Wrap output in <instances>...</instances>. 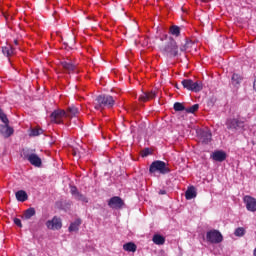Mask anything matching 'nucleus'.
Returning a JSON list of instances; mask_svg holds the SVG:
<instances>
[{
    "label": "nucleus",
    "mask_w": 256,
    "mask_h": 256,
    "mask_svg": "<svg viewBox=\"0 0 256 256\" xmlns=\"http://www.w3.org/2000/svg\"><path fill=\"white\" fill-rule=\"evenodd\" d=\"M79 113V109L75 106L68 107L67 111L56 109L50 114L51 123H56V125L63 124V117H75Z\"/></svg>",
    "instance_id": "f257e3e1"
},
{
    "label": "nucleus",
    "mask_w": 256,
    "mask_h": 256,
    "mask_svg": "<svg viewBox=\"0 0 256 256\" xmlns=\"http://www.w3.org/2000/svg\"><path fill=\"white\" fill-rule=\"evenodd\" d=\"M115 106V98L111 95L101 94L95 98L94 109L103 111V109H112Z\"/></svg>",
    "instance_id": "f03ea898"
},
{
    "label": "nucleus",
    "mask_w": 256,
    "mask_h": 256,
    "mask_svg": "<svg viewBox=\"0 0 256 256\" xmlns=\"http://www.w3.org/2000/svg\"><path fill=\"white\" fill-rule=\"evenodd\" d=\"M161 53L166 57H177L179 55V46L173 37H170L168 42L160 48Z\"/></svg>",
    "instance_id": "7ed1b4c3"
},
{
    "label": "nucleus",
    "mask_w": 256,
    "mask_h": 256,
    "mask_svg": "<svg viewBox=\"0 0 256 256\" xmlns=\"http://www.w3.org/2000/svg\"><path fill=\"white\" fill-rule=\"evenodd\" d=\"M170 172L171 169L169 168V164L161 160L153 161L149 167V173H160V175H167V173Z\"/></svg>",
    "instance_id": "20e7f679"
},
{
    "label": "nucleus",
    "mask_w": 256,
    "mask_h": 256,
    "mask_svg": "<svg viewBox=\"0 0 256 256\" xmlns=\"http://www.w3.org/2000/svg\"><path fill=\"white\" fill-rule=\"evenodd\" d=\"M181 85L187 91H192L193 93H199L203 91V82L201 81H193L192 79H184L181 81Z\"/></svg>",
    "instance_id": "39448f33"
},
{
    "label": "nucleus",
    "mask_w": 256,
    "mask_h": 256,
    "mask_svg": "<svg viewBox=\"0 0 256 256\" xmlns=\"http://www.w3.org/2000/svg\"><path fill=\"white\" fill-rule=\"evenodd\" d=\"M206 241L212 245H219V243H223V234L219 230H209L206 233Z\"/></svg>",
    "instance_id": "423d86ee"
},
{
    "label": "nucleus",
    "mask_w": 256,
    "mask_h": 256,
    "mask_svg": "<svg viewBox=\"0 0 256 256\" xmlns=\"http://www.w3.org/2000/svg\"><path fill=\"white\" fill-rule=\"evenodd\" d=\"M23 155L24 159L29 161V163H31L33 167H41L43 165V161L41 160V157H39V155L29 150H24Z\"/></svg>",
    "instance_id": "0eeeda50"
},
{
    "label": "nucleus",
    "mask_w": 256,
    "mask_h": 256,
    "mask_svg": "<svg viewBox=\"0 0 256 256\" xmlns=\"http://www.w3.org/2000/svg\"><path fill=\"white\" fill-rule=\"evenodd\" d=\"M197 135L202 145H209L212 141L213 134L209 129H200L197 131Z\"/></svg>",
    "instance_id": "6e6552de"
},
{
    "label": "nucleus",
    "mask_w": 256,
    "mask_h": 256,
    "mask_svg": "<svg viewBox=\"0 0 256 256\" xmlns=\"http://www.w3.org/2000/svg\"><path fill=\"white\" fill-rule=\"evenodd\" d=\"M225 125L230 131H237L238 129H243L245 122L237 118H228Z\"/></svg>",
    "instance_id": "1a4fd4ad"
},
{
    "label": "nucleus",
    "mask_w": 256,
    "mask_h": 256,
    "mask_svg": "<svg viewBox=\"0 0 256 256\" xmlns=\"http://www.w3.org/2000/svg\"><path fill=\"white\" fill-rule=\"evenodd\" d=\"M108 206L110 209H123L125 207V201L119 196H114L109 199Z\"/></svg>",
    "instance_id": "9d476101"
},
{
    "label": "nucleus",
    "mask_w": 256,
    "mask_h": 256,
    "mask_svg": "<svg viewBox=\"0 0 256 256\" xmlns=\"http://www.w3.org/2000/svg\"><path fill=\"white\" fill-rule=\"evenodd\" d=\"M47 229H51L52 231H59L61 227H63V222H61V218L54 216L52 220H48L46 222Z\"/></svg>",
    "instance_id": "9b49d317"
},
{
    "label": "nucleus",
    "mask_w": 256,
    "mask_h": 256,
    "mask_svg": "<svg viewBox=\"0 0 256 256\" xmlns=\"http://www.w3.org/2000/svg\"><path fill=\"white\" fill-rule=\"evenodd\" d=\"M70 193L76 199V201H81L82 203H89V199L85 197L81 192H79V189H77V186H70Z\"/></svg>",
    "instance_id": "f8f14e48"
},
{
    "label": "nucleus",
    "mask_w": 256,
    "mask_h": 256,
    "mask_svg": "<svg viewBox=\"0 0 256 256\" xmlns=\"http://www.w3.org/2000/svg\"><path fill=\"white\" fill-rule=\"evenodd\" d=\"M243 202L246 205L247 211H250L251 213H255V211H256V199L253 198V196H249V195L244 196Z\"/></svg>",
    "instance_id": "ddd939ff"
},
{
    "label": "nucleus",
    "mask_w": 256,
    "mask_h": 256,
    "mask_svg": "<svg viewBox=\"0 0 256 256\" xmlns=\"http://www.w3.org/2000/svg\"><path fill=\"white\" fill-rule=\"evenodd\" d=\"M0 133L5 139H9L15 133V130L9 124H0Z\"/></svg>",
    "instance_id": "4468645a"
},
{
    "label": "nucleus",
    "mask_w": 256,
    "mask_h": 256,
    "mask_svg": "<svg viewBox=\"0 0 256 256\" xmlns=\"http://www.w3.org/2000/svg\"><path fill=\"white\" fill-rule=\"evenodd\" d=\"M211 157L214 161H217L218 163H223V161L227 159V153H225V151L223 150H216L213 152Z\"/></svg>",
    "instance_id": "2eb2a0df"
},
{
    "label": "nucleus",
    "mask_w": 256,
    "mask_h": 256,
    "mask_svg": "<svg viewBox=\"0 0 256 256\" xmlns=\"http://www.w3.org/2000/svg\"><path fill=\"white\" fill-rule=\"evenodd\" d=\"M155 97H157V93H155V91L144 92L139 96V101L145 103L146 101H149V99H155Z\"/></svg>",
    "instance_id": "dca6fc26"
},
{
    "label": "nucleus",
    "mask_w": 256,
    "mask_h": 256,
    "mask_svg": "<svg viewBox=\"0 0 256 256\" xmlns=\"http://www.w3.org/2000/svg\"><path fill=\"white\" fill-rule=\"evenodd\" d=\"M185 197L187 201H191V199H195L197 197V190L195 189V186H190L185 192Z\"/></svg>",
    "instance_id": "f3484780"
},
{
    "label": "nucleus",
    "mask_w": 256,
    "mask_h": 256,
    "mask_svg": "<svg viewBox=\"0 0 256 256\" xmlns=\"http://www.w3.org/2000/svg\"><path fill=\"white\" fill-rule=\"evenodd\" d=\"M15 197L17 201H20V203H25L27 199H29V195H27V192L25 190H19L15 193Z\"/></svg>",
    "instance_id": "a211bd4d"
},
{
    "label": "nucleus",
    "mask_w": 256,
    "mask_h": 256,
    "mask_svg": "<svg viewBox=\"0 0 256 256\" xmlns=\"http://www.w3.org/2000/svg\"><path fill=\"white\" fill-rule=\"evenodd\" d=\"M81 223H83L81 218H78L74 222H72L70 224L69 228H68L69 233H73V232L79 231V227H81Z\"/></svg>",
    "instance_id": "6ab92c4d"
},
{
    "label": "nucleus",
    "mask_w": 256,
    "mask_h": 256,
    "mask_svg": "<svg viewBox=\"0 0 256 256\" xmlns=\"http://www.w3.org/2000/svg\"><path fill=\"white\" fill-rule=\"evenodd\" d=\"M2 53L6 57H11V55H15V49L11 45L3 46L2 47Z\"/></svg>",
    "instance_id": "aec40b11"
},
{
    "label": "nucleus",
    "mask_w": 256,
    "mask_h": 256,
    "mask_svg": "<svg viewBox=\"0 0 256 256\" xmlns=\"http://www.w3.org/2000/svg\"><path fill=\"white\" fill-rule=\"evenodd\" d=\"M124 251H128V253H135L137 251V245L134 242H128L123 245Z\"/></svg>",
    "instance_id": "412c9836"
},
{
    "label": "nucleus",
    "mask_w": 256,
    "mask_h": 256,
    "mask_svg": "<svg viewBox=\"0 0 256 256\" xmlns=\"http://www.w3.org/2000/svg\"><path fill=\"white\" fill-rule=\"evenodd\" d=\"M152 241L155 245H165V237L161 234H154Z\"/></svg>",
    "instance_id": "4be33fe9"
},
{
    "label": "nucleus",
    "mask_w": 256,
    "mask_h": 256,
    "mask_svg": "<svg viewBox=\"0 0 256 256\" xmlns=\"http://www.w3.org/2000/svg\"><path fill=\"white\" fill-rule=\"evenodd\" d=\"M60 65H62L63 69H65V71H68V73H72V71H75V64H73L72 62L62 61Z\"/></svg>",
    "instance_id": "5701e85b"
},
{
    "label": "nucleus",
    "mask_w": 256,
    "mask_h": 256,
    "mask_svg": "<svg viewBox=\"0 0 256 256\" xmlns=\"http://www.w3.org/2000/svg\"><path fill=\"white\" fill-rule=\"evenodd\" d=\"M241 81H243V77L241 75L234 73L231 78L232 85L237 87V85H241Z\"/></svg>",
    "instance_id": "b1692460"
},
{
    "label": "nucleus",
    "mask_w": 256,
    "mask_h": 256,
    "mask_svg": "<svg viewBox=\"0 0 256 256\" xmlns=\"http://www.w3.org/2000/svg\"><path fill=\"white\" fill-rule=\"evenodd\" d=\"M35 214H36L35 208L30 207L24 212L23 219L29 220L31 219V217H35Z\"/></svg>",
    "instance_id": "393cba45"
},
{
    "label": "nucleus",
    "mask_w": 256,
    "mask_h": 256,
    "mask_svg": "<svg viewBox=\"0 0 256 256\" xmlns=\"http://www.w3.org/2000/svg\"><path fill=\"white\" fill-rule=\"evenodd\" d=\"M193 45H195V43H193L192 40L186 39V43L180 47V51H189V49L193 48Z\"/></svg>",
    "instance_id": "a878e982"
},
{
    "label": "nucleus",
    "mask_w": 256,
    "mask_h": 256,
    "mask_svg": "<svg viewBox=\"0 0 256 256\" xmlns=\"http://www.w3.org/2000/svg\"><path fill=\"white\" fill-rule=\"evenodd\" d=\"M171 35H174V37H179L181 35V28L177 25H174L170 28Z\"/></svg>",
    "instance_id": "bb28decb"
},
{
    "label": "nucleus",
    "mask_w": 256,
    "mask_h": 256,
    "mask_svg": "<svg viewBox=\"0 0 256 256\" xmlns=\"http://www.w3.org/2000/svg\"><path fill=\"white\" fill-rule=\"evenodd\" d=\"M39 135H43V129L41 128H34L30 131V137H39Z\"/></svg>",
    "instance_id": "cd10ccee"
},
{
    "label": "nucleus",
    "mask_w": 256,
    "mask_h": 256,
    "mask_svg": "<svg viewBox=\"0 0 256 256\" xmlns=\"http://www.w3.org/2000/svg\"><path fill=\"white\" fill-rule=\"evenodd\" d=\"M0 120L4 125L9 124V118H7V114L3 112V109L0 108Z\"/></svg>",
    "instance_id": "c85d7f7f"
},
{
    "label": "nucleus",
    "mask_w": 256,
    "mask_h": 256,
    "mask_svg": "<svg viewBox=\"0 0 256 256\" xmlns=\"http://www.w3.org/2000/svg\"><path fill=\"white\" fill-rule=\"evenodd\" d=\"M234 235L236 237H243L245 235V228H243V227L236 228L234 231Z\"/></svg>",
    "instance_id": "c756f323"
},
{
    "label": "nucleus",
    "mask_w": 256,
    "mask_h": 256,
    "mask_svg": "<svg viewBox=\"0 0 256 256\" xmlns=\"http://www.w3.org/2000/svg\"><path fill=\"white\" fill-rule=\"evenodd\" d=\"M174 111H186V108L181 102H175Z\"/></svg>",
    "instance_id": "7c9ffc66"
},
{
    "label": "nucleus",
    "mask_w": 256,
    "mask_h": 256,
    "mask_svg": "<svg viewBox=\"0 0 256 256\" xmlns=\"http://www.w3.org/2000/svg\"><path fill=\"white\" fill-rule=\"evenodd\" d=\"M187 113H196V111H199V104H194L190 108H186L185 110Z\"/></svg>",
    "instance_id": "2f4dec72"
},
{
    "label": "nucleus",
    "mask_w": 256,
    "mask_h": 256,
    "mask_svg": "<svg viewBox=\"0 0 256 256\" xmlns=\"http://www.w3.org/2000/svg\"><path fill=\"white\" fill-rule=\"evenodd\" d=\"M141 155L142 157H149V155H151V149L145 148L144 150H142Z\"/></svg>",
    "instance_id": "473e14b6"
},
{
    "label": "nucleus",
    "mask_w": 256,
    "mask_h": 256,
    "mask_svg": "<svg viewBox=\"0 0 256 256\" xmlns=\"http://www.w3.org/2000/svg\"><path fill=\"white\" fill-rule=\"evenodd\" d=\"M14 224L17 226V227H23V224L21 223V219L19 218H14Z\"/></svg>",
    "instance_id": "72a5a7b5"
},
{
    "label": "nucleus",
    "mask_w": 256,
    "mask_h": 256,
    "mask_svg": "<svg viewBox=\"0 0 256 256\" xmlns=\"http://www.w3.org/2000/svg\"><path fill=\"white\" fill-rule=\"evenodd\" d=\"M208 105L209 107H213V105H215V100L213 98H210L208 101Z\"/></svg>",
    "instance_id": "f704fd0d"
},
{
    "label": "nucleus",
    "mask_w": 256,
    "mask_h": 256,
    "mask_svg": "<svg viewBox=\"0 0 256 256\" xmlns=\"http://www.w3.org/2000/svg\"><path fill=\"white\" fill-rule=\"evenodd\" d=\"M159 195H167V191L166 190H160Z\"/></svg>",
    "instance_id": "c9c22d12"
},
{
    "label": "nucleus",
    "mask_w": 256,
    "mask_h": 256,
    "mask_svg": "<svg viewBox=\"0 0 256 256\" xmlns=\"http://www.w3.org/2000/svg\"><path fill=\"white\" fill-rule=\"evenodd\" d=\"M14 45H19V41L18 40H14Z\"/></svg>",
    "instance_id": "e433bc0d"
},
{
    "label": "nucleus",
    "mask_w": 256,
    "mask_h": 256,
    "mask_svg": "<svg viewBox=\"0 0 256 256\" xmlns=\"http://www.w3.org/2000/svg\"><path fill=\"white\" fill-rule=\"evenodd\" d=\"M253 255L256 256V247H255V249L253 251Z\"/></svg>",
    "instance_id": "4c0bfd02"
},
{
    "label": "nucleus",
    "mask_w": 256,
    "mask_h": 256,
    "mask_svg": "<svg viewBox=\"0 0 256 256\" xmlns=\"http://www.w3.org/2000/svg\"><path fill=\"white\" fill-rule=\"evenodd\" d=\"M165 39H167V34L164 35Z\"/></svg>",
    "instance_id": "58836bf2"
},
{
    "label": "nucleus",
    "mask_w": 256,
    "mask_h": 256,
    "mask_svg": "<svg viewBox=\"0 0 256 256\" xmlns=\"http://www.w3.org/2000/svg\"><path fill=\"white\" fill-rule=\"evenodd\" d=\"M176 89H179V86L176 85Z\"/></svg>",
    "instance_id": "ea45409f"
}]
</instances>
